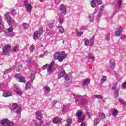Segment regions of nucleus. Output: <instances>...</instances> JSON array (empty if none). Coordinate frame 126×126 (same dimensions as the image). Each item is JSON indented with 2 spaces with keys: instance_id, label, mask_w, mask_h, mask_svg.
Returning <instances> with one entry per match:
<instances>
[{
  "instance_id": "4",
  "label": "nucleus",
  "mask_w": 126,
  "mask_h": 126,
  "mask_svg": "<svg viewBox=\"0 0 126 126\" xmlns=\"http://www.w3.org/2000/svg\"><path fill=\"white\" fill-rule=\"evenodd\" d=\"M30 81L27 82L26 83V90H28V89H30L31 88V86L33 84V81H34V79H35V75L34 74L31 73L30 76Z\"/></svg>"
},
{
  "instance_id": "64",
  "label": "nucleus",
  "mask_w": 126,
  "mask_h": 126,
  "mask_svg": "<svg viewBox=\"0 0 126 126\" xmlns=\"http://www.w3.org/2000/svg\"><path fill=\"white\" fill-rule=\"evenodd\" d=\"M65 126H70V124H66L65 125Z\"/></svg>"
},
{
  "instance_id": "38",
  "label": "nucleus",
  "mask_w": 126,
  "mask_h": 126,
  "mask_svg": "<svg viewBox=\"0 0 126 126\" xmlns=\"http://www.w3.org/2000/svg\"><path fill=\"white\" fill-rule=\"evenodd\" d=\"M119 102H120V103L121 105H124L125 106H126V103L125 102V101H124V100L120 99H119Z\"/></svg>"
},
{
  "instance_id": "2",
  "label": "nucleus",
  "mask_w": 126,
  "mask_h": 126,
  "mask_svg": "<svg viewBox=\"0 0 126 126\" xmlns=\"http://www.w3.org/2000/svg\"><path fill=\"white\" fill-rule=\"evenodd\" d=\"M54 64H55V61L53 60L50 63V64H46V65L43 66V69H46L47 68V73L50 75V74H52L54 71L53 69V66H54Z\"/></svg>"
},
{
  "instance_id": "42",
  "label": "nucleus",
  "mask_w": 126,
  "mask_h": 126,
  "mask_svg": "<svg viewBox=\"0 0 126 126\" xmlns=\"http://www.w3.org/2000/svg\"><path fill=\"white\" fill-rule=\"evenodd\" d=\"M18 49V46H15L13 48V52H17V49Z\"/></svg>"
},
{
  "instance_id": "6",
  "label": "nucleus",
  "mask_w": 126,
  "mask_h": 126,
  "mask_svg": "<svg viewBox=\"0 0 126 126\" xmlns=\"http://www.w3.org/2000/svg\"><path fill=\"white\" fill-rule=\"evenodd\" d=\"M1 125L3 126H13V123L9 121L8 119H2L0 121Z\"/></svg>"
},
{
  "instance_id": "60",
  "label": "nucleus",
  "mask_w": 126,
  "mask_h": 126,
  "mask_svg": "<svg viewBox=\"0 0 126 126\" xmlns=\"http://www.w3.org/2000/svg\"><path fill=\"white\" fill-rule=\"evenodd\" d=\"M65 109H66V106L64 105L62 109L63 112H64V111H65Z\"/></svg>"
},
{
  "instance_id": "23",
  "label": "nucleus",
  "mask_w": 126,
  "mask_h": 126,
  "mask_svg": "<svg viewBox=\"0 0 126 126\" xmlns=\"http://www.w3.org/2000/svg\"><path fill=\"white\" fill-rule=\"evenodd\" d=\"M117 86H118V83H113L112 85V90H114V91L117 90Z\"/></svg>"
},
{
  "instance_id": "44",
  "label": "nucleus",
  "mask_w": 126,
  "mask_h": 126,
  "mask_svg": "<svg viewBox=\"0 0 126 126\" xmlns=\"http://www.w3.org/2000/svg\"><path fill=\"white\" fill-rule=\"evenodd\" d=\"M11 13L12 15H15V14H16V11L14 9H13L11 11Z\"/></svg>"
},
{
  "instance_id": "36",
  "label": "nucleus",
  "mask_w": 126,
  "mask_h": 126,
  "mask_svg": "<svg viewBox=\"0 0 126 126\" xmlns=\"http://www.w3.org/2000/svg\"><path fill=\"white\" fill-rule=\"evenodd\" d=\"M94 97H96V99H103V96L98 94H94Z\"/></svg>"
},
{
  "instance_id": "52",
  "label": "nucleus",
  "mask_w": 126,
  "mask_h": 126,
  "mask_svg": "<svg viewBox=\"0 0 126 126\" xmlns=\"http://www.w3.org/2000/svg\"><path fill=\"white\" fill-rule=\"evenodd\" d=\"M2 25V21H1V16H0V28H1Z\"/></svg>"
},
{
  "instance_id": "41",
  "label": "nucleus",
  "mask_w": 126,
  "mask_h": 126,
  "mask_svg": "<svg viewBox=\"0 0 126 126\" xmlns=\"http://www.w3.org/2000/svg\"><path fill=\"white\" fill-rule=\"evenodd\" d=\"M59 20V23L60 24H63V18L60 17Z\"/></svg>"
},
{
  "instance_id": "14",
  "label": "nucleus",
  "mask_w": 126,
  "mask_h": 126,
  "mask_svg": "<svg viewBox=\"0 0 126 126\" xmlns=\"http://www.w3.org/2000/svg\"><path fill=\"white\" fill-rule=\"evenodd\" d=\"M60 10H61V11H62V12H63L64 15H65V14H66L67 10L64 6V5L63 4H61V5L60 6Z\"/></svg>"
},
{
  "instance_id": "30",
  "label": "nucleus",
  "mask_w": 126,
  "mask_h": 126,
  "mask_svg": "<svg viewBox=\"0 0 126 126\" xmlns=\"http://www.w3.org/2000/svg\"><path fill=\"white\" fill-rule=\"evenodd\" d=\"M105 114L101 113L99 114V119H100V120H103V119H105Z\"/></svg>"
},
{
  "instance_id": "58",
  "label": "nucleus",
  "mask_w": 126,
  "mask_h": 126,
  "mask_svg": "<svg viewBox=\"0 0 126 126\" xmlns=\"http://www.w3.org/2000/svg\"><path fill=\"white\" fill-rule=\"evenodd\" d=\"M26 62L29 63H31V58H28L27 59Z\"/></svg>"
},
{
  "instance_id": "32",
  "label": "nucleus",
  "mask_w": 126,
  "mask_h": 126,
  "mask_svg": "<svg viewBox=\"0 0 126 126\" xmlns=\"http://www.w3.org/2000/svg\"><path fill=\"white\" fill-rule=\"evenodd\" d=\"M123 1V0H119L117 2V5L119 8H120V7L122 6V2Z\"/></svg>"
},
{
  "instance_id": "49",
  "label": "nucleus",
  "mask_w": 126,
  "mask_h": 126,
  "mask_svg": "<svg viewBox=\"0 0 126 126\" xmlns=\"http://www.w3.org/2000/svg\"><path fill=\"white\" fill-rule=\"evenodd\" d=\"M104 8H105V6H104V5H102L100 8V12H102V11L104 10Z\"/></svg>"
},
{
  "instance_id": "7",
  "label": "nucleus",
  "mask_w": 126,
  "mask_h": 126,
  "mask_svg": "<svg viewBox=\"0 0 126 126\" xmlns=\"http://www.w3.org/2000/svg\"><path fill=\"white\" fill-rule=\"evenodd\" d=\"M94 41H95L94 37H93L89 40H88V39H87L86 40L84 41L85 46H91V47H92V46L94 45Z\"/></svg>"
},
{
  "instance_id": "56",
  "label": "nucleus",
  "mask_w": 126,
  "mask_h": 126,
  "mask_svg": "<svg viewBox=\"0 0 126 126\" xmlns=\"http://www.w3.org/2000/svg\"><path fill=\"white\" fill-rule=\"evenodd\" d=\"M72 122V120H71V119H67V123H68V124H70V123Z\"/></svg>"
},
{
  "instance_id": "43",
  "label": "nucleus",
  "mask_w": 126,
  "mask_h": 126,
  "mask_svg": "<svg viewBox=\"0 0 126 126\" xmlns=\"http://www.w3.org/2000/svg\"><path fill=\"white\" fill-rule=\"evenodd\" d=\"M44 89L46 91H48V92L51 91V89H50V87H48V86H45V87L44 88Z\"/></svg>"
},
{
  "instance_id": "21",
  "label": "nucleus",
  "mask_w": 126,
  "mask_h": 126,
  "mask_svg": "<svg viewBox=\"0 0 126 126\" xmlns=\"http://www.w3.org/2000/svg\"><path fill=\"white\" fill-rule=\"evenodd\" d=\"M120 90V89H117L115 91H114V96L115 98H118L119 97V91Z\"/></svg>"
},
{
  "instance_id": "26",
  "label": "nucleus",
  "mask_w": 126,
  "mask_h": 126,
  "mask_svg": "<svg viewBox=\"0 0 126 126\" xmlns=\"http://www.w3.org/2000/svg\"><path fill=\"white\" fill-rule=\"evenodd\" d=\"M13 27H10L9 28H8V29H7V32L8 33H12V32H13Z\"/></svg>"
},
{
  "instance_id": "57",
  "label": "nucleus",
  "mask_w": 126,
  "mask_h": 126,
  "mask_svg": "<svg viewBox=\"0 0 126 126\" xmlns=\"http://www.w3.org/2000/svg\"><path fill=\"white\" fill-rule=\"evenodd\" d=\"M80 30H85L86 29V26H82L80 28Z\"/></svg>"
},
{
  "instance_id": "5",
  "label": "nucleus",
  "mask_w": 126,
  "mask_h": 126,
  "mask_svg": "<svg viewBox=\"0 0 126 126\" xmlns=\"http://www.w3.org/2000/svg\"><path fill=\"white\" fill-rule=\"evenodd\" d=\"M43 34V29H39L38 31L34 32L33 34V40L36 41L39 39V37H41V35Z\"/></svg>"
},
{
  "instance_id": "50",
  "label": "nucleus",
  "mask_w": 126,
  "mask_h": 126,
  "mask_svg": "<svg viewBox=\"0 0 126 126\" xmlns=\"http://www.w3.org/2000/svg\"><path fill=\"white\" fill-rule=\"evenodd\" d=\"M122 87L123 88H126V82H124V83L122 84Z\"/></svg>"
},
{
  "instance_id": "8",
  "label": "nucleus",
  "mask_w": 126,
  "mask_h": 126,
  "mask_svg": "<svg viewBox=\"0 0 126 126\" xmlns=\"http://www.w3.org/2000/svg\"><path fill=\"white\" fill-rule=\"evenodd\" d=\"M2 50L3 54H7V53H11V46L9 44L5 45L3 47Z\"/></svg>"
},
{
  "instance_id": "20",
  "label": "nucleus",
  "mask_w": 126,
  "mask_h": 126,
  "mask_svg": "<svg viewBox=\"0 0 126 126\" xmlns=\"http://www.w3.org/2000/svg\"><path fill=\"white\" fill-rule=\"evenodd\" d=\"M61 118L55 117L53 120V122L54 124H58L61 121Z\"/></svg>"
},
{
  "instance_id": "59",
  "label": "nucleus",
  "mask_w": 126,
  "mask_h": 126,
  "mask_svg": "<svg viewBox=\"0 0 126 126\" xmlns=\"http://www.w3.org/2000/svg\"><path fill=\"white\" fill-rule=\"evenodd\" d=\"M81 126H86V123L84 122H83L81 124Z\"/></svg>"
},
{
  "instance_id": "37",
  "label": "nucleus",
  "mask_w": 126,
  "mask_h": 126,
  "mask_svg": "<svg viewBox=\"0 0 126 126\" xmlns=\"http://www.w3.org/2000/svg\"><path fill=\"white\" fill-rule=\"evenodd\" d=\"M98 5L103 4V1L102 0H95Z\"/></svg>"
},
{
  "instance_id": "45",
  "label": "nucleus",
  "mask_w": 126,
  "mask_h": 126,
  "mask_svg": "<svg viewBox=\"0 0 126 126\" xmlns=\"http://www.w3.org/2000/svg\"><path fill=\"white\" fill-rule=\"evenodd\" d=\"M111 68H115V62H111Z\"/></svg>"
},
{
  "instance_id": "46",
  "label": "nucleus",
  "mask_w": 126,
  "mask_h": 126,
  "mask_svg": "<svg viewBox=\"0 0 126 126\" xmlns=\"http://www.w3.org/2000/svg\"><path fill=\"white\" fill-rule=\"evenodd\" d=\"M102 13H103L102 12H99L97 15V19H99L100 17H101V16L102 15Z\"/></svg>"
},
{
  "instance_id": "53",
  "label": "nucleus",
  "mask_w": 126,
  "mask_h": 126,
  "mask_svg": "<svg viewBox=\"0 0 126 126\" xmlns=\"http://www.w3.org/2000/svg\"><path fill=\"white\" fill-rule=\"evenodd\" d=\"M65 78L67 81L70 80V79L69 78V77L67 75H65Z\"/></svg>"
},
{
  "instance_id": "1",
  "label": "nucleus",
  "mask_w": 126,
  "mask_h": 126,
  "mask_svg": "<svg viewBox=\"0 0 126 126\" xmlns=\"http://www.w3.org/2000/svg\"><path fill=\"white\" fill-rule=\"evenodd\" d=\"M67 58V54L64 51H62L60 53L57 52L55 54L54 58L55 60H58L59 62H63L64 59Z\"/></svg>"
},
{
  "instance_id": "25",
  "label": "nucleus",
  "mask_w": 126,
  "mask_h": 126,
  "mask_svg": "<svg viewBox=\"0 0 126 126\" xmlns=\"http://www.w3.org/2000/svg\"><path fill=\"white\" fill-rule=\"evenodd\" d=\"M76 117H77V118L81 117V116H82V112H81V111L78 110L76 113Z\"/></svg>"
},
{
  "instance_id": "29",
  "label": "nucleus",
  "mask_w": 126,
  "mask_h": 126,
  "mask_svg": "<svg viewBox=\"0 0 126 126\" xmlns=\"http://www.w3.org/2000/svg\"><path fill=\"white\" fill-rule=\"evenodd\" d=\"M105 38L107 41H109V40H111V35L109 33H108L106 35H105Z\"/></svg>"
},
{
  "instance_id": "34",
  "label": "nucleus",
  "mask_w": 126,
  "mask_h": 126,
  "mask_svg": "<svg viewBox=\"0 0 126 126\" xmlns=\"http://www.w3.org/2000/svg\"><path fill=\"white\" fill-rule=\"evenodd\" d=\"M28 26H29V25L27 23H24L23 24V28H24V29H27V28H28Z\"/></svg>"
},
{
  "instance_id": "31",
  "label": "nucleus",
  "mask_w": 126,
  "mask_h": 126,
  "mask_svg": "<svg viewBox=\"0 0 126 126\" xmlns=\"http://www.w3.org/2000/svg\"><path fill=\"white\" fill-rule=\"evenodd\" d=\"M59 32L61 33V34H63V33H64V29H63V27H61L59 28Z\"/></svg>"
},
{
  "instance_id": "48",
  "label": "nucleus",
  "mask_w": 126,
  "mask_h": 126,
  "mask_svg": "<svg viewBox=\"0 0 126 126\" xmlns=\"http://www.w3.org/2000/svg\"><path fill=\"white\" fill-rule=\"evenodd\" d=\"M94 124L95 125H98L99 124V122L98 121V119H94Z\"/></svg>"
},
{
  "instance_id": "39",
  "label": "nucleus",
  "mask_w": 126,
  "mask_h": 126,
  "mask_svg": "<svg viewBox=\"0 0 126 126\" xmlns=\"http://www.w3.org/2000/svg\"><path fill=\"white\" fill-rule=\"evenodd\" d=\"M76 33L78 35L79 37H81L82 35L83 34V32H79L77 30H76Z\"/></svg>"
},
{
  "instance_id": "27",
  "label": "nucleus",
  "mask_w": 126,
  "mask_h": 126,
  "mask_svg": "<svg viewBox=\"0 0 126 126\" xmlns=\"http://www.w3.org/2000/svg\"><path fill=\"white\" fill-rule=\"evenodd\" d=\"M118 115V110L117 109H113L112 111V115L113 117H116Z\"/></svg>"
},
{
  "instance_id": "9",
  "label": "nucleus",
  "mask_w": 126,
  "mask_h": 126,
  "mask_svg": "<svg viewBox=\"0 0 126 126\" xmlns=\"http://www.w3.org/2000/svg\"><path fill=\"white\" fill-rule=\"evenodd\" d=\"M14 91L16 93V94H18V96L22 95V91L21 89L16 85H14Z\"/></svg>"
},
{
  "instance_id": "10",
  "label": "nucleus",
  "mask_w": 126,
  "mask_h": 126,
  "mask_svg": "<svg viewBox=\"0 0 126 126\" xmlns=\"http://www.w3.org/2000/svg\"><path fill=\"white\" fill-rule=\"evenodd\" d=\"M5 17L8 23V24H11V23H14V21L12 19V18L9 15V13H7L5 14Z\"/></svg>"
},
{
  "instance_id": "24",
  "label": "nucleus",
  "mask_w": 126,
  "mask_h": 126,
  "mask_svg": "<svg viewBox=\"0 0 126 126\" xmlns=\"http://www.w3.org/2000/svg\"><path fill=\"white\" fill-rule=\"evenodd\" d=\"M107 80V77L106 76H103L100 80L101 84H103Z\"/></svg>"
},
{
  "instance_id": "22",
  "label": "nucleus",
  "mask_w": 126,
  "mask_h": 126,
  "mask_svg": "<svg viewBox=\"0 0 126 126\" xmlns=\"http://www.w3.org/2000/svg\"><path fill=\"white\" fill-rule=\"evenodd\" d=\"M90 83V79L87 78L85 79L83 82V86H85V85H87V84H89V83Z\"/></svg>"
},
{
  "instance_id": "12",
  "label": "nucleus",
  "mask_w": 126,
  "mask_h": 126,
  "mask_svg": "<svg viewBox=\"0 0 126 126\" xmlns=\"http://www.w3.org/2000/svg\"><path fill=\"white\" fill-rule=\"evenodd\" d=\"M12 108L14 110H17L16 113L17 114H19V113L21 112V108H20V107L18 106L16 103H14L12 105Z\"/></svg>"
},
{
  "instance_id": "35",
  "label": "nucleus",
  "mask_w": 126,
  "mask_h": 126,
  "mask_svg": "<svg viewBox=\"0 0 126 126\" xmlns=\"http://www.w3.org/2000/svg\"><path fill=\"white\" fill-rule=\"evenodd\" d=\"M29 50L30 52L33 53V52H34V50H35V46L34 45H32L30 47Z\"/></svg>"
},
{
  "instance_id": "13",
  "label": "nucleus",
  "mask_w": 126,
  "mask_h": 126,
  "mask_svg": "<svg viewBox=\"0 0 126 126\" xmlns=\"http://www.w3.org/2000/svg\"><path fill=\"white\" fill-rule=\"evenodd\" d=\"M122 32H123V29L122 27H120L117 31L115 32V37H120V35L122 34Z\"/></svg>"
},
{
  "instance_id": "28",
  "label": "nucleus",
  "mask_w": 126,
  "mask_h": 126,
  "mask_svg": "<svg viewBox=\"0 0 126 126\" xmlns=\"http://www.w3.org/2000/svg\"><path fill=\"white\" fill-rule=\"evenodd\" d=\"M88 58L90 60H92V61H94L95 60V57L91 54H88Z\"/></svg>"
},
{
  "instance_id": "55",
  "label": "nucleus",
  "mask_w": 126,
  "mask_h": 126,
  "mask_svg": "<svg viewBox=\"0 0 126 126\" xmlns=\"http://www.w3.org/2000/svg\"><path fill=\"white\" fill-rule=\"evenodd\" d=\"M89 20L91 21H93L94 20V17L89 16Z\"/></svg>"
},
{
  "instance_id": "18",
  "label": "nucleus",
  "mask_w": 126,
  "mask_h": 126,
  "mask_svg": "<svg viewBox=\"0 0 126 126\" xmlns=\"http://www.w3.org/2000/svg\"><path fill=\"white\" fill-rule=\"evenodd\" d=\"M64 75H66V74H65V71L64 70H63L60 72V74L58 76V78H61V77H63Z\"/></svg>"
},
{
  "instance_id": "40",
  "label": "nucleus",
  "mask_w": 126,
  "mask_h": 126,
  "mask_svg": "<svg viewBox=\"0 0 126 126\" xmlns=\"http://www.w3.org/2000/svg\"><path fill=\"white\" fill-rule=\"evenodd\" d=\"M29 4H30L28 3V1H27V0H25V1H24V3H23V5L24 6H25V7H26L27 6V5H29Z\"/></svg>"
},
{
  "instance_id": "62",
  "label": "nucleus",
  "mask_w": 126,
  "mask_h": 126,
  "mask_svg": "<svg viewBox=\"0 0 126 126\" xmlns=\"http://www.w3.org/2000/svg\"><path fill=\"white\" fill-rule=\"evenodd\" d=\"M57 103H58V101H56V100H55V101H54L53 102V105H56V104H57Z\"/></svg>"
},
{
  "instance_id": "3",
  "label": "nucleus",
  "mask_w": 126,
  "mask_h": 126,
  "mask_svg": "<svg viewBox=\"0 0 126 126\" xmlns=\"http://www.w3.org/2000/svg\"><path fill=\"white\" fill-rule=\"evenodd\" d=\"M76 101H79L80 106L85 107L87 104V100L85 99V96H77Z\"/></svg>"
},
{
  "instance_id": "15",
  "label": "nucleus",
  "mask_w": 126,
  "mask_h": 126,
  "mask_svg": "<svg viewBox=\"0 0 126 126\" xmlns=\"http://www.w3.org/2000/svg\"><path fill=\"white\" fill-rule=\"evenodd\" d=\"M3 96L5 97H11L12 94L10 92L4 91L3 93Z\"/></svg>"
},
{
  "instance_id": "17",
  "label": "nucleus",
  "mask_w": 126,
  "mask_h": 126,
  "mask_svg": "<svg viewBox=\"0 0 126 126\" xmlns=\"http://www.w3.org/2000/svg\"><path fill=\"white\" fill-rule=\"evenodd\" d=\"M35 115H36V119L37 120H42V117H43V115H42V113H41V111L36 112Z\"/></svg>"
},
{
  "instance_id": "11",
  "label": "nucleus",
  "mask_w": 126,
  "mask_h": 126,
  "mask_svg": "<svg viewBox=\"0 0 126 126\" xmlns=\"http://www.w3.org/2000/svg\"><path fill=\"white\" fill-rule=\"evenodd\" d=\"M15 78H16L19 81V82H22L23 83H25L26 80L25 78L23 76H19L17 74L14 75Z\"/></svg>"
},
{
  "instance_id": "61",
  "label": "nucleus",
  "mask_w": 126,
  "mask_h": 126,
  "mask_svg": "<svg viewBox=\"0 0 126 126\" xmlns=\"http://www.w3.org/2000/svg\"><path fill=\"white\" fill-rule=\"evenodd\" d=\"M97 12H98V10H97V9H95L93 13V15H94V14H96Z\"/></svg>"
},
{
  "instance_id": "47",
  "label": "nucleus",
  "mask_w": 126,
  "mask_h": 126,
  "mask_svg": "<svg viewBox=\"0 0 126 126\" xmlns=\"http://www.w3.org/2000/svg\"><path fill=\"white\" fill-rule=\"evenodd\" d=\"M4 72L5 73H9V72H11V69L9 68L7 69L4 71Z\"/></svg>"
},
{
  "instance_id": "19",
  "label": "nucleus",
  "mask_w": 126,
  "mask_h": 126,
  "mask_svg": "<svg viewBox=\"0 0 126 126\" xmlns=\"http://www.w3.org/2000/svg\"><path fill=\"white\" fill-rule=\"evenodd\" d=\"M90 5L93 8L96 7V0H92L91 1Z\"/></svg>"
},
{
  "instance_id": "16",
  "label": "nucleus",
  "mask_w": 126,
  "mask_h": 126,
  "mask_svg": "<svg viewBox=\"0 0 126 126\" xmlns=\"http://www.w3.org/2000/svg\"><path fill=\"white\" fill-rule=\"evenodd\" d=\"M26 8V10L27 11V12H31V11H32V9L33 8V7H32V6L31 5V4H29L27 5L26 7H25Z\"/></svg>"
},
{
  "instance_id": "33",
  "label": "nucleus",
  "mask_w": 126,
  "mask_h": 126,
  "mask_svg": "<svg viewBox=\"0 0 126 126\" xmlns=\"http://www.w3.org/2000/svg\"><path fill=\"white\" fill-rule=\"evenodd\" d=\"M85 119V116L84 115H82L81 116H80L79 117V121L80 122H83Z\"/></svg>"
},
{
  "instance_id": "51",
  "label": "nucleus",
  "mask_w": 126,
  "mask_h": 126,
  "mask_svg": "<svg viewBox=\"0 0 126 126\" xmlns=\"http://www.w3.org/2000/svg\"><path fill=\"white\" fill-rule=\"evenodd\" d=\"M121 39L122 41H124V40H125V39H126V35H121Z\"/></svg>"
},
{
  "instance_id": "63",
  "label": "nucleus",
  "mask_w": 126,
  "mask_h": 126,
  "mask_svg": "<svg viewBox=\"0 0 126 126\" xmlns=\"http://www.w3.org/2000/svg\"><path fill=\"white\" fill-rule=\"evenodd\" d=\"M44 54H40L39 55V58H43Z\"/></svg>"
},
{
  "instance_id": "54",
  "label": "nucleus",
  "mask_w": 126,
  "mask_h": 126,
  "mask_svg": "<svg viewBox=\"0 0 126 126\" xmlns=\"http://www.w3.org/2000/svg\"><path fill=\"white\" fill-rule=\"evenodd\" d=\"M49 27L50 28H52L54 27V23H50V24H49Z\"/></svg>"
}]
</instances>
